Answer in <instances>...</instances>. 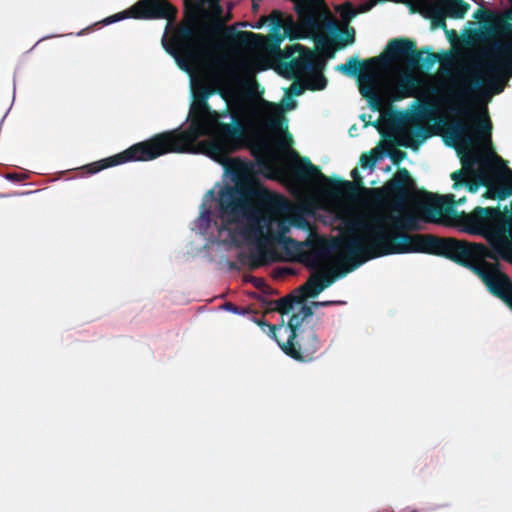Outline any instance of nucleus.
<instances>
[{
    "label": "nucleus",
    "mask_w": 512,
    "mask_h": 512,
    "mask_svg": "<svg viewBox=\"0 0 512 512\" xmlns=\"http://www.w3.org/2000/svg\"><path fill=\"white\" fill-rule=\"evenodd\" d=\"M189 118L190 125L184 131L171 130L156 134L118 154L90 163L84 169L89 174H95L127 162L150 161L168 153L190 152L195 141L202 136L210 138L204 143L207 153L219 162L251 145L246 124L238 112L230 111L228 107L222 111L213 110L208 101L194 97Z\"/></svg>",
    "instance_id": "obj_1"
},
{
    "label": "nucleus",
    "mask_w": 512,
    "mask_h": 512,
    "mask_svg": "<svg viewBox=\"0 0 512 512\" xmlns=\"http://www.w3.org/2000/svg\"><path fill=\"white\" fill-rule=\"evenodd\" d=\"M384 219L385 217H369L357 219L354 222L357 230L368 234L370 254L354 263L344 273L355 270L368 260L385 255L408 253L435 255L471 270L482 280L488 291L512 311V280L500 271L498 263L486 261V258L496 259V255L484 244L433 234H390L384 226Z\"/></svg>",
    "instance_id": "obj_2"
},
{
    "label": "nucleus",
    "mask_w": 512,
    "mask_h": 512,
    "mask_svg": "<svg viewBox=\"0 0 512 512\" xmlns=\"http://www.w3.org/2000/svg\"><path fill=\"white\" fill-rule=\"evenodd\" d=\"M199 8L189 11L173 31L170 40L164 44L180 68L188 70L189 66L199 62L208 52L213 39L224 31V37L232 44L262 48L267 43L265 36L249 31H236L233 27H224L218 18L211 21L204 9L208 4L218 17L222 13L220 0H196Z\"/></svg>",
    "instance_id": "obj_3"
},
{
    "label": "nucleus",
    "mask_w": 512,
    "mask_h": 512,
    "mask_svg": "<svg viewBox=\"0 0 512 512\" xmlns=\"http://www.w3.org/2000/svg\"><path fill=\"white\" fill-rule=\"evenodd\" d=\"M399 60H405L413 68L430 69L441 59L439 54L431 51L429 47L417 50L414 40L396 38L388 42L380 55L363 61L353 56L348 58L346 63L338 65L336 69L347 76L357 77L360 94L369 102L373 110H379L381 97L377 71Z\"/></svg>",
    "instance_id": "obj_4"
},
{
    "label": "nucleus",
    "mask_w": 512,
    "mask_h": 512,
    "mask_svg": "<svg viewBox=\"0 0 512 512\" xmlns=\"http://www.w3.org/2000/svg\"><path fill=\"white\" fill-rule=\"evenodd\" d=\"M487 58L480 65L481 70L488 74L487 77L474 69H466V77L462 78L461 85L450 90L449 98L443 99L451 114L472 119L473 93L485 97L504 90V80L512 77V41L496 43Z\"/></svg>",
    "instance_id": "obj_5"
},
{
    "label": "nucleus",
    "mask_w": 512,
    "mask_h": 512,
    "mask_svg": "<svg viewBox=\"0 0 512 512\" xmlns=\"http://www.w3.org/2000/svg\"><path fill=\"white\" fill-rule=\"evenodd\" d=\"M295 11L298 15V22H295L291 15L284 16L279 10H273L269 16L261 17L253 28L260 29L269 23L271 29V49L280 51V44L285 37L291 40L306 37H319L324 23L317 14L316 7L311 0H294ZM328 28H336V23L331 20L325 22ZM320 39L317 40L320 43Z\"/></svg>",
    "instance_id": "obj_6"
},
{
    "label": "nucleus",
    "mask_w": 512,
    "mask_h": 512,
    "mask_svg": "<svg viewBox=\"0 0 512 512\" xmlns=\"http://www.w3.org/2000/svg\"><path fill=\"white\" fill-rule=\"evenodd\" d=\"M505 212L500 207H476L470 213L464 211L457 215V222L463 227V230L473 234L483 236L490 244L495 253L496 259L502 257L507 259V252L512 254V226Z\"/></svg>",
    "instance_id": "obj_7"
},
{
    "label": "nucleus",
    "mask_w": 512,
    "mask_h": 512,
    "mask_svg": "<svg viewBox=\"0 0 512 512\" xmlns=\"http://www.w3.org/2000/svg\"><path fill=\"white\" fill-rule=\"evenodd\" d=\"M492 122L487 114L483 118L475 119L473 127L465 121L457 120L447 125L446 134L453 141L461 158L462 168L469 174L477 173L475 165L487 162L482 159L477 148L488 151L491 155L500 159L493 150Z\"/></svg>",
    "instance_id": "obj_8"
},
{
    "label": "nucleus",
    "mask_w": 512,
    "mask_h": 512,
    "mask_svg": "<svg viewBox=\"0 0 512 512\" xmlns=\"http://www.w3.org/2000/svg\"><path fill=\"white\" fill-rule=\"evenodd\" d=\"M312 315V307L302 305L297 312H293L287 325L282 319L278 327L283 329L278 346L287 356L296 361H313L321 348L316 330L308 321Z\"/></svg>",
    "instance_id": "obj_9"
},
{
    "label": "nucleus",
    "mask_w": 512,
    "mask_h": 512,
    "mask_svg": "<svg viewBox=\"0 0 512 512\" xmlns=\"http://www.w3.org/2000/svg\"><path fill=\"white\" fill-rule=\"evenodd\" d=\"M352 228L357 231L352 224ZM358 234H353L342 240L323 237L308 238L304 241L305 248H308L322 261L326 260L332 252H343L345 254L344 262L349 263L350 268L354 263L370 254L369 236L365 232L358 230Z\"/></svg>",
    "instance_id": "obj_10"
},
{
    "label": "nucleus",
    "mask_w": 512,
    "mask_h": 512,
    "mask_svg": "<svg viewBox=\"0 0 512 512\" xmlns=\"http://www.w3.org/2000/svg\"><path fill=\"white\" fill-rule=\"evenodd\" d=\"M352 228L357 231L352 224ZM358 234H353L342 240L323 237L308 238L304 241L305 248H308L322 261L326 260L332 252H343L345 254L344 262L349 263L350 268L354 263L370 254L369 236L365 232L358 230Z\"/></svg>",
    "instance_id": "obj_11"
},
{
    "label": "nucleus",
    "mask_w": 512,
    "mask_h": 512,
    "mask_svg": "<svg viewBox=\"0 0 512 512\" xmlns=\"http://www.w3.org/2000/svg\"><path fill=\"white\" fill-rule=\"evenodd\" d=\"M293 160L288 163L286 174L297 183H308L318 178L327 183V192L331 196L339 197L354 191V183L343 179H330L325 176L319 167L311 163L309 158L300 157L294 150L291 151Z\"/></svg>",
    "instance_id": "obj_12"
},
{
    "label": "nucleus",
    "mask_w": 512,
    "mask_h": 512,
    "mask_svg": "<svg viewBox=\"0 0 512 512\" xmlns=\"http://www.w3.org/2000/svg\"><path fill=\"white\" fill-rule=\"evenodd\" d=\"M299 51V58L290 60L286 68L292 76H297L300 73H309L307 79V89L311 91L323 90L327 85V79L321 72L324 63L318 58L315 52L295 44L289 47H285L283 51H280L285 59H289L293 54Z\"/></svg>",
    "instance_id": "obj_13"
},
{
    "label": "nucleus",
    "mask_w": 512,
    "mask_h": 512,
    "mask_svg": "<svg viewBox=\"0 0 512 512\" xmlns=\"http://www.w3.org/2000/svg\"><path fill=\"white\" fill-rule=\"evenodd\" d=\"M289 231V227L284 223L278 224V230L276 233L265 235L260 225H254L250 228V233L256 239V246L254 250L250 252H240L237 256L238 262L251 270H255L270 262L275 261V257L272 251L267 247L270 238H272L278 244L284 242L289 237L286 233Z\"/></svg>",
    "instance_id": "obj_14"
},
{
    "label": "nucleus",
    "mask_w": 512,
    "mask_h": 512,
    "mask_svg": "<svg viewBox=\"0 0 512 512\" xmlns=\"http://www.w3.org/2000/svg\"><path fill=\"white\" fill-rule=\"evenodd\" d=\"M175 14L176 9L166 0H139L127 11L108 17L105 23L110 24L128 16L137 19H171Z\"/></svg>",
    "instance_id": "obj_15"
},
{
    "label": "nucleus",
    "mask_w": 512,
    "mask_h": 512,
    "mask_svg": "<svg viewBox=\"0 0 512 512\" xmlns=\"http://www.w3.org/2000/svg\"><path fill=\"white\" fill-rule=\"evenodd\" d=\"M415 184L406 168L398 169L396 175L383 187L386 195L394 200L393 210L401 211L405 204L412 201Z\"/></svg>",
    "instance_id": "obj_16"
},
{
    "label": "nucleus",
    "mask_w": 512,
    "mask_h": 512,
    "mask_svg": "<svg viewBox=\"0 0 512 512\" xmlns=\"http://www.w3.org/2000/svg\"><path fill=\"white\" fill-rule=\"evenodd\" d=\"M244 193L245 191L238 187H226L221 190L219 207L223 217L236 220L246 215L250 206L244 199Z\"/></svg>",
    "instance_id": "obj_17"
},
{
    "label": "nucleus",
    "mask_w": 512,
    "mask_h": 512,
    "mask_svg": "<svg viewBox=\"0 0 512 512\" xmlns=\"http://www.w3.org/2000/svg\"><path fill=\"white\" fill-rule=\"evenodd\" d=\"M370 217H385L384 226L389 233L391 230L394 233H408L420 230L419 217L412 212H405L401 215L392 214H375ZM369 218V216H368ZM367 219V217L365 218Z\"/></svg>",
    "instance_id": "obj_18"
},
{
    "label": "nucleus",
    "mask_w": 512,
    "mask_h": 512,
    "mask_svg": "<svg viewBox=\"0 0 512 512\" xmlns=\"http://www.w3.org/2000/svg\"><path fill=\"white\" fill-rule=\"evenodd\" d=\"M414 110L405 114V122L414 126H419L424 121H434L439 123L440 118L437 117V107L431 101L425 100L421 103L414 102L412 104Z\"/></svg>",
    "instance_id": "obj_19"
},
{
    "label": "nucleus",
    "mask_w": 512,
    "mask_h": 512,
    "mask_svg": "<svg viewBox=\"0 0 512 512\" xmlns=\"http://www.w3.org/2000/svg\"><path fill=\"white\" fill-rule=\"evenodd\" d=\"M420 85L421 81L417 76L411 73L401 75L393 87L392 100L400 101L416 96Z\"/></svg>",
    "instance_id": "obj_20"
},
{
    "label": "nucleus",
    "mask_w": 512,
    "mask_h": 512,
    "mask_svg": "<svg viewBox=\"0 0 512 512\" xmlns=\"http://www.w3.org/2000/svg\"><path fill=\"white\" fill-rule=\"evenodd\" d=\"M412 12L420 13L425 18L431 19L433 28H441L448 33L445 21V17L447 16L446 13L432 2H429L424 7H419L418 9H414V6H412Z\"/></svg>",
    "instance_id": "obj_21"
},
{
    "label": "nucleus",
    "mask_w": 512,
    "mask_h": 512,
    "mask_svg": "<svg viewBox=\"0 0 512 512\" xmlns=\"http://www.w3.org/2000/svg\"><path fill=\"white\" fill-rule=\"evenodd\" d=\"M304 300H305L304 295L296 296L293 293H291V294H289L285 297H282L278 300L267 301L266 305L269 310L277 311L282 316H284L285 314H288L290 311H292L294 309L295 304H299L300 305L299 308L302 305H306L304 303Z\"/></svg>",
    "instance_id": "obj_22"
},
{
    "label": "nucleus",
    "mask_w": 512,
    "mask_h": 512,
    "mask_svg": "<svg viewBox=\"0 0 512 512\" xmlns=\"http://www.w3.org/2000/svg\"><path fill=\"white\" fill-rule=\"evenodd\" d=\"M491 172V167L488 162L481 163V166L477 169V173L469 174L470 178H467L464 185L467 190L471 193L478 191L480 186L488 185V176Z\"/></svg>",
    "instance_id": "obj_23"
},
{
    "label": "nucleus",
    "mask_w": 512,
    "mask_h": 512,
    "mask_svg": "<svg viewBox=\"0 0 512 512\" xmlns=\"http://www.w3.org/2000/svg\"><path fill=\"white\" fill-rule=\"evenodd\" d=\"M456 200L455 196L452 194L439 196L437 197L431 204L429 210L437 215H454L457 219V215L459 214L455 210Z\"/></svg>",
    "instance_id": "obj_24"
},
{
    "label": "nucleus",
    "mask_w": 512,
    "mask_h": 512,
    "mask_svg": "<svg viewBox=\"0 0 512 512\" xmlns=\"http://www.w3.org/2000/svg\"><path fill=\"white\" fill-rule=\"evenodd\" d=\"M444 2V12L450 18L462 19L470 5L466 3L464 0H443Z\"/></svg>",
    "instance_id": "obj_25"
},
{
    "label": "nucleus",
    "mask_w": 512,
    "mask_h": 512,
    "mask_svg": "<svg viewBox=\"0 0 512 512\" xmlns=\"http://www.w3.org/2000/svg\"><path fill=\"white\" fill-rule=\"evenodd\" d=\"M267 149L265 143H260L258 146L252 148V154L256 159V163L261 171H271L273 164L269 158L262 154Z\"/></svg>",
    "instance_id": "obj_26"
},
{
    "label": "nucleus",
    "mask_w": 512,
    "mask_h": 512,
    "mask_svg": "<svg viewBox=\"0 0 512 512\" xmlns=\"http://www.w3.org/2000/svg\"><path fill=\"white\" fill-rule=\"evenodd\" d=\"M279 244L282 245L283 249L290 257L296 260L299 259L303 249L305 248L304 242H299L291 237H289L288 239L284 240V242H281Z\"/></svg>",
    "instance_id": "obj_27"
},
{
    "label": "nucleus",
    "mask_w": 512,
    "mask_h": 512,
    "mask_svg": "<svg viewBox=\"0 0 512 512\" xmlns=\"http://www.w3.org/2000/svg\"><path fill=\"white\" fill-rule=\"evenodd\" d=\"M507 183H496L494 182V190L496 199L505 200L512 195V170L507 169Z\"/></svg>",
    "instance_id": "obj_28"
},
{
    "label": "nucleus",
    "mask_w": 512,
    "mask_h": 512,
    "mask_svg": "<svg viewBox=\"0 0 512 512\" xmlns=\"http://www.w3.org/2000/svg\"><path fill=\"white\" fill-rule=\"evenodd\" d=\"M321 274L315 273L312 274L307 282L299 288L301 295H304L306 297H316L318 294H314L317 287L321 285Z\"/></svg>",
    "instance_id": "obj_29"
},
{
    "label": "nucleus",
    "mask_w": 512,
    "mask_h": 512,
    "mask_svg": "<svg viewBox=\"0 0 512 512\" xmlns=\"http://www.w3.org/2000/svg\"><path fill=\"white\" fill-rule=\"evenodd\" d=\"M297 261L304 264L307 268H309L311 270L318 269L323 262L319 257H317L315 254H313L312 251H310L308 248L303 249V251Z\"/></svg>",
    "instance_id": "obj_30"
},
{
    "label": "nucleus",
    "mask_w": 512,
    "mask_h": 512,
    "mask_svg": "<svg viewBox=\"0 0 512 512\" xmlns=\"http://www.w3.org/2000/svg\"><path fill=\"white\" fill-rule=\"evenodd\" d=\"M253 321L258 326H260L263 330H265V328H267L268 335L278 343V341L280 340L282 333H283V329L278 328L280 326V324H277V325L268 324L264 319H258V318H254Z\"/></svg>",
    "instance_id": "obj_31"
},
{
    "label": "nucleus",
    "mask_w": 512,
    "mask_h": 512,
    "mask_svg": "<svg viewBox=\"0 0 512 512\" xmlns=\"http://www.w3.org/2000/svg\"><path fill=\"white\" fill-rule=\"evenodd\" d=\"M348 267H349V263H346V266L338 274H334V273L327 274V275L321 274V280H320L321 285H319L317 287L314 294H320L324 289H326L327 287L332 285L338 276L346 275L348 272L344 273V271H346V269H348Z\"/></svg>",
    "instance_id": "obj_32"
},
{
    "label": "nucleus",
    "mask_w": 512,
    "mask_h": 512,
    "mask_svg": "<svg viewBox=\"0 0 512 512\" xmlns=\"http://www.w3.org/2000/svg\"><path fill=\"white\" fill-rule=\"evenodd\" d=\"M348 267H349V263H346V266L338 274H334V273L327 274V275L321 274V280H320L321 285H319L317 287L314 294H320L324 289H326L327 287L332 285L338 276L346 275L348 272L344 273V271H346V269H348Z\"/></svg>",
    "instance_id": "obj_33"
},
{
    "label": "nucleus",
    "mask_w": 512,
    "mask_h": 512,
    "mask_svg": "<svg viewBox=\"0 0 512 512\" xmlns=\"http://www.w3.org/2000/svg\"><path fill=\"white\" fill-rule=\"evenodd\" d=\"M355 29L348 24L339 33V47L343 48L355 42Z\"/></svg>",
    "instance_id": "obj_34"
},
{
    "label": "nucleus",
    "mask_w": 512,
    "mask_h": 512,
    "mask_svg": "<svg viewBox=\"0 0 512 512\" xmlns=\"http://www.w3.org/2000/svg\"><path fill=\"white\" fill-rule=\"evenodd\" d=\"M336 11L339 12L340 17L342 20L348 24L349 21L354 18L358 11H356L353 7V5L350 2H345L342 5L338 6L336 8Z\"/></svg>",
    "instance_id": "obj_35"
},
{
    "label": "nucleus",
    "mask_w": 512,
    "mask_h": 512,
    "mask_svg": "<svg viewBox=\"0 0 512 512\" xmlns=\"http://www.w3.org/2000/svg\"><path fill=\"white\" fill-rule=\"evenodd\" d=\"M378 161V154L375 151L370 152L369 154L363 153L360 157V164L363 168H373Z\"/></svg>",
    "instance_id": "obj_36"
},
{
    "label": "nucleus",
    "mask_w": 512,
    "mask_h": 512,
    "mask_svg": "<svg viewBox=\"0 0 512 512\" xmlns=\"http://www.w3.org/2000/svg\"><path fill=\"white\" fill-rule=\"evenodd\" d=\"M217 90L211 86L208 85H202L200 86L197 91L195 92L194 97L200 100L207 101L208 98L213 95Z\"/></svg>",
    "instance_id": "obj_37"
},
{
    "label": "nucleus",
    "mask_w": 512,
    "mask_h": 512,
    "mask_svg": "<svg viewBox=\"0 0 512 512\" xmlns=\"http://www.w3.org/2000/svg\"><path fill=\"white\" fill-rule=\"evenodd\" d=\"M468 174L467 171H465L463 168L457 171H454L451 174V179L454 181L453 188L457 189L460 186L464 185L465 181L467 180L466 175Z\"/></svg>",
    "instance_id": "obj_38"
},
{
    "label": "nucleus",
    "mask_w": 512,
    "mask_h": 512,
    "mask_svg": "<svg viewBox=\"0 0 512 512\" xmlns=\"http://www.w3.org/2000/svg\"><path fill=\"white\" fill-rule=\"evenodd\" d=\"M283 121H284V117L281 114V111L278 110V116L270 118L266 122V127L271 129V130H274V131L282 130V128H283L282 127L283 126Z\"/></svg>",
    "instance_id": "obj_39"
},
{
    "label": "nucleus",
    "mask_w": 512,
    "mask_h": 512,
    "mask_svg": "<svg viewBox=\"0 0 512 512\" xmlns=\"http://www.w3.org/2000/svg\"><path fill=\"white\" fill-rule=\"evenodd\" d=\"M222 307H223V309H225L229 312H232L234 314L245 315V314L251 313V309L249 307H246V308L238 307L231 302L224 303Z\"/></svg>",
    "instance_id": "obj_40"
},
{
    "label": "nucleus",
    "mask_w": 512,
    "mask_h": 512,
    "mask_svg": "<svg viewBox=\"0 0 512 512\" xmlns=\"http://www.w3.org/2000/svg\"><path fill=\"white\" fill-rule=\"evenodd\" d=\"M501 22L507 31L512 32V0L510 1V8L503 13Z\"/></svg>",
    "instance_id": "obj_41"
},
{
    "label": "nucleus",
    "mask_w": 512,
    "mask_h": 512,
    "mask_svg": "<svg viewBox=\"0 0 512 512\" xmlns=\"http://www.w3.org/2000/svg\"><path fill=\"white\" fill-rule=\"evenodd\" d=\"M484 186L487 188V190L483 194V197L486 198V199H496V194H495V190H494V179H493L492 171L490 172V174L488 176V185H484Z\"/></svg>",
    "instance_id": "obj_42"
},
{
    "label": "nucleus",
    "mask_w": 512,
    "mask_h": 512,
    "mask_svg": "<svg viewBox=\"0 0 512 512\" xmlns=\"http://www.w3.org/2000/svg\"><path fill=\"white\" fill-rule=\"evenodd\" d=\"M406 155V152L399 149H393L389 153V157L395 165H399L406 158Z\"/></svg>",
    "instance_id": "obj_43"
},
{
    "label": "nucleus",
    "mask_w": 512,
    "mask_h": 512,
    "mask_svg": "<svg viewBox=\"0 0 512 512\" xmlns=\"http://www.w3.org/2000/svg\"><path fill=\"white\" fill-rule=\"evenodd\" d=\"M232 168L235 173H245L248 171V166L246 163L241 162L239 159H235L232 162Z\"/></svg>",
    "instance_id": "obj_44"
},
{
    "label": "nucleus",
    "mask_w": 512,
    "mask_h": 512,
    "mask_svg": "<svg viewBox=\"0 0 512 512\" xmlns=\"http://www.w3.org/2000/svg\"><path fill=\"white\" fill-rule=\"evenodd\" d=\"M304 90H305V87L301 83L294 82L291 84V86L289 88V93H291L292 95H295V96H299L304 92Z\"/></svg>",
    "instance_id": "obj_45"
},
{
    "label": "nucleus",
    "mask_w": 512,
    "mask_h": 512,
    "mask_svg": "<svg viewBox=\"0 0 512 512\" xmlns=\"http://www.w3.org/2000/svg\"><path fill=\"white\" fill-rule=\"evenodd\" d=\"M401 2L409 4L410 10L412 11V6H414V9H418L419 7H424L430 1L429 0H401Z\"/></svg>",
    "instance_id": "obj_46"
},
{
    "label": "nucleus",
    "mask_w": 512,
    "mask_h": 512,
    "mask_svg": "<svg viewBox=\"0 0 512 512\" xmlns=\"http://www.w3.org/2000/svg\"><path fill=\"white\" fill-rule=\"evenodd\" d=\"M263 196L266 197V199L271 202V204H277V202H280L282 199L277 195H271L267 190L263 191Z\"/></svg>",
    "instance_id": "obj_47"
},
{
    "label": "nucleus",
    "mask_w": 512,
    "mask_h": 512,
    "mask_svg": "<svg viewBox=\"0 0 512 512\" xmlns=\"http://www.w3.org/2000/svg\"><path fill=\"white\" fill-rule=\"evenodd\" d=\"M351 177L353 178L354 182L358 185H362V178L360 176L358 168H354L351 171Z\"/></svg>",
    "instance_id": "obj_48"
},
{
    "label": "nucleus",
    "mask_w": 512,
    "mask_h": 512,
    "mask_svg": "<svg viewBox=\"0 0 512 512\" xmlns=\"http://www.w3.org/2000/svg\"><path fill=\"white\" fill-rule=\"evenodd\" d=\"M284 142H285L284 144L287 146H290L292 143V136L287 131V126L285 127V130H284Z\"/></svg>",
    "instance_id": "obj_49"
},
{
    "label": "nucleus",
    "mask_w": 512,
    "mask_h": 512,
    "mask_svg": "<svg viewBox=\"0 0 512 512\" xmlns=\"http://www.w3.org/2000/svg\"><path fill=\"white\" fill-rule=\"evenodd\" d=\"M6 178L9 180H13V181H21L22 180V176L17 173L7 174Z\"/></svg>",
    "instance_id": "obj_50"
},
{
    "label": "nucleus",
    "mask_w": 512,
    "mask_h": 512,
    "mask_svg": "<svg viewBox=\"0 0 512 512\" xmlns=\"http://www.w3.org/2000/svg\"><path fill=\"white\" fill-rule=\"evenodd\" d=\"M332 303H333V302H331V301H326V302H314V303H313V305H314V306H316V307H317V306H327V305H330V304H332Z\"/></svg>",
    "instance_id": "obj_51"
},
{
    "label": "nucleus",
    "mask_w": 512,
    "mask_h": 512,
    "mask_svg": "<svg viewBox=\"0 0 512 512\" xmlns=\"http://www.w3.org/2000/svg\"><path fill=\"white\" fill-rule=\"evenodd\" d=\"M295 106H296V102L294 100H291L289 103H287L286 109L291 110V109H294Z\"/></svg>",
    "instance_id": "obj_52"
},
{
    "label": "nucleus",
    "mask_w": 512,
    "mask_h": 512,
    "mask_svg": "<svg viewBox=\"0 0 512 512\" xmlns=\"http://www.w3.org/2000/svg\"><path fill=\"white\" fill-rule=\"evenodd\" d=\"M201 218L209 220L210 219V211L206 210V211L202 212L201 213Z\"/></svg>",
    "instance_id": "obj_53"
},
{
    "label": "nucleus",
    "mask_w": 512,
    "mask_h": 512,
    "mask_svg": "<svg viewBox=\"0 0 512 512\" xmlns=\"http://www.w3.org/2000/svg\"><path fill=\"white\" fill-rule=\"evenodd\" d=\"M5 207H6L7 209H14V208H16V207H17V205H16L15 203H13V202H10V203H7V204L5 205Z\"/></svg>",
    "instance_id": "obj_54"
},
{
    "label": "nucleus",
    "mask_w": 512,
    "mask_h": 512,
    "mask_svg": "<svg viewBox=\"0 0 512 512\" xmlns=\"http://www.w3.org/2000/svg\"><path fill=\"white\" fill-rule=\"evenodd\" d=\"M421 132H423L424 134L422 135V138L425 139L426 137L429 136V134L426 132V129L424 127H420L419 128Z\"/></svg>",
    "instance_id": "obj_55"
},
{
    "label": "nucleus",
    "mask_w": 512,
    "mask_h": 512,
    "mask_svg": "<svg viewBox=\"0 0 512 512\" xmlns=\"http://www.w3.org/2000/svg\"><path fill=\"white\" fill-rule=\"evenodd\" d=\"M259 2H260V1H256V2H255V4H254V2L252 1V6H253V9H254V10H257V9H258V3H259Z\"/></svg>",
    "instance_id": "obj_56"
},
{
    "label": "nucleus",
    "mask_w": 512,
    "mask_h": 512,
    "mask_svg": "<svg viewBox=\"0 0 512 512\" xmlns=\"http://www.w3.org/2000/svg\"><path fill=\"white\" fill-rule=\"evenodd\" d=\"M262 285H263V287H264V290H263V291H264L265 293H268V290H270V287H269V286H267V285H266V284H264V283H263Z\"/></svg>",
    "instance_id": "obj_57"
},
{
    "label": "nucleus",
    "mask_w": 512,
    "mask_h": 512,
    "mask_svg": "<svg viewBox=\"0 0 512 512\" xmlns=\"http://www.w3.org/2000/svg\"><path fill=\"white\" fill-rule=\"evenodd\" d=\"M465 201V197L459 199L458 201H456V204H461Z\"/></svg>",
    "instance_id": "obj_58"
},
{
    "label": "nucleus",
    "mask_w": 512,
    "mask_h": 512,
    "mask_svg": "<svg viewBox=\"0 0 512 512\" xmlns=\"http://www.w3.org/2000/svg\"><path fill=\"white\" fill-rule=\"evenodd\" d=\"M372 125H373L374 127H376V128H379V122H378V121H376V122L372 123Z\"/></svg>",
    "instance_id": "obj_59"
},
{
    "label": "nucleus",
    "mask_w": 512,
    "mask_h": 512,
    "mask_svg": "<svg viewBox=\"0 0 512 512\" xmlns=\"http://www.w3.org/2000/svg\"><path fill=\"white\" fill-rule=\"evenodd\" d=\"M11 195L9 194H0V198H4V197H10Z\"/></svg>",
    "instance_id": "obj_60"
},
{
    "label": "nucleus",
    "mask_w": 512,
    "mask_h": 512,
    "mask_svg": "<svg viewBox=\"0 0 512 512\" xmlns=\"http://www.w3.org/2000/svg\"><path fill=\"white\" fill-rule=\"evenodd\" d=\"M270 106H273L277 111L279 110V108L275 105H273V103H270Z\"/></svg>",
    "instance_id": "obj_61"
},
{
    "label": "nucleus",
    "mask_w": 512,
    "mask_h": 512,
    "mask_svg": "<svg viewBox=\"0 0 512 512\" xmlns=\"http://www.w3.org/2000/svg\"><path fill=\"white\" fill-rule=\"evenodd\" d=\"M432 92H433V93H436V92H437V90H436L435 88H432Z\"/></svg>",
    "instance_id": "obj_62"
}]
</instances>
